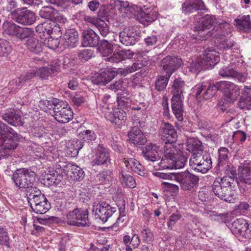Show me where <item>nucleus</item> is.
<instances>
[{"mask_svg":"<svg viewBox=\"0 0 251 251\" xmlns=\"http://www.w3.org/2000/svg\"><path fill=\"white\" fill-rule=\"evenodd\" d=\"M216 19L212 15L206 14L195 22L192 28L200 36L205 37L206 35L215 38H221L225 35V31L221 27L222 25L215 26L211 30L207 31L215 25Z\"/></svg>","mask_w":251,"mask_h":251,"instance_id":"1","label":"nucleus"},{"mask_svg":"<svg viewBox=\"0 0 251 251\" xmlns=\"http://www.w3.org/2000/svg\"><path fill=\"white\" fill-rule=\"evenodd\" d=\"M229 178L218 177L212 184V191L215 196L221 200L229 203H234L238 199L237 195L232 190L234 183Z\"/></svg>","mask_w":251,"mask_h":251,"instance_id":"2","label":"nucleus"},{"mask_svg":"<svg viewBox=\"0 0 251 251\" xmlns=\"http://www.w3.org/2000/svg\"><path fill=\"white\" fill-rule=\"evenodd\" d=\"M44 104L49 110L52 109V116L59 123H67L73 118V113L67 102L53 99L51 101L46 100Z\"/></svg>","mask_w":251,"mask_h":251,"instance_id":"3","label":"nucleus"},{"mask_svg":"<svg viewBox=\"0 0 251 251\" xmlns=\"http://www.w3.org/2000/svg\"><path fill=\"white\" fill-rule=\"evenodd\" d=\"M220 61L219 53L213 48H207L202 57L193 61L190 66V71L198 73L202 70L212 68Z\"/></svg>","mask_w":251,"mask_h":251,"instance_id":"4","label":"nucleus"},{"mask_svg":"<svg viewBox=\"0 0 251 251\" xmlns=\"http://www.w3.org/2000/svg\"><path fill=\"white\" fill-rule=\"evenodd\" d=\"M36 177V173L30 169L23 168L13 173L12 179L17 187L26 189L33 186Z\"/></svg>","mask_w":251,"mask_h":251,"instance_id":"5","label":"nucleus"},{"mask_svg":"<svg viewBox=\"0 0 251 251\" xmlns=\"http://www.w3.org/2000/svg\"><path fill=\"white\" fill-rule=\"evenodd\" d=\"M20 139V135L13 129L0 122V142L5 149L13 150L16 149Z\"/></svg>","mask_w":251,"mask_h":251,"instance_id":"6","label":"nucleus"},{"mask_svg":"<svg viewBox=\"0 0 251 251\" xmlns=\"http://www.w3.org/2000/svg\"><path fill=\"white\" fill-rule=\"evenodd\" d=\"M189 165L194 171L205 174L212 167L211 156L206 151L199 155H192L189 160Z\"/></svg>","mask_w":251,"mask_h":251,"instance_id":"7","label":"nucleus"},{"mask_svg":"<svg viewBox=\"0 0 251 251\" xmlns=\"http://www.w3.org/2000/svg\"><path fill=\"white\" fill-rule=\"evenodd\" d=\"M68 225L76 226H89L91 223L88 219V211L87 209H74L67 214Z\"/></svg>","mask_w":251,"mask_h":251,"instance_id":"8","label":"nucleus"},{"mask_svg":"<svg viewBox=\"0 0 251 251\" xmlns=\"http://www.w3.org/2000/svg\"><path fill=\"white\" fill-rule=\"evenodd\" d=\"M184 191H193L199 184L200 178L188 171L177 173L176 179Z\"/></svg>","mask_w":251,"mask_h":251,"instance_id":"9","label":"nucleus"},{"mask_svg":"<svg viewBox=\"0 0 251 251\" xmlns=\"http://www.w3.org/2000/svg\"><path fill=\"white\" fill-rule=\"evenodd\" d=\"M161 140L165 144L164 148H175V144L177 139L176 129L169 123H165L160 129Z\"/></svg>","mask_w":251,"mask_h":251,"instance_id":"10","label":"nucleus"},{"mask_svg":"<svg viewBox=\"0 0 251 251\" xmlns=\"http://www.w3.org/2000/svg\"><path fill=\"white\" fill-rule=\"evenodd\" d=\"M11 17L15 22L24 25H30L36 21L35 14L26 8H17L11 13Z\"/></svg>","mask_w":251,"mask_h":251,"instance_id":"11","label":"nucleus"},{"mask_svg":"<svg viewBox=\"0 0 251 251\" xmlns=\"http://www.w3.org/2000/svg\"><path fill=\"white\" fill-rule=\"evenodd\" d=\"M219 84L220 91L224 93L223 97L226 103H232L237 100L240 93L238 86L227 81H220Z\"/></svg>","mask_w":251,"mask_h":251,"instance_id":"12","label":"nucleus"},{"mask_svg":"<svg viewBox=\"0 0 251 251\" xmlns=\"http://www.w3.org/2000/svg\"><path fill=\"white\" fill-rule=\"evenodd\" d=\"M122 68H106L101 70L99 74L91 78L92 82L96 85L103 86L111 81L118 74L122 75Z\"/></svg>","mask_w":251,"mask_h":251,"instance_id":"13","label":"nucleus"},{"mask_svg":"<svg viewBox=\"0 0 251 251\" xmlns=\"http://www.w3.org/2000/svg\"><path fill=\"white\" fill-rule=\"evenodd\" d=\"M141 34L133 26L126 27L119 33L120 41L125 46H133L139 41Z\"/></svg>","mask_w":251,"mask_h":251,"instance_id":"14","label":"nucleus"},{"mask_svg":"<svg viewBox=\"0 0 251 251\" xmlns=\"http://www.w3.org/2000/svg\"><path fill=\"white\" fill-rule=\"evenodd\" d=\"M8 34L16 37L21 41L29 40L34 36V31L31 28L23 27L12 23H10L7 28Z\"/></svg>","mask_w":251,"mask_h":251,"instance_id":"15","label":"nucleus"},{"mask_svg":"<svg viewBox=\"0 0 251 251\" xmlns=\"http://www.w3.org/2000/svg\"><path fill=\"white\" fill-rule=\"evenodd\" d=\"M248 221L243 218L235 220L231 224L230 230L233 234L237 236H241L246 239L251 238V229Z\"/></svg>","mask_w":251,"mask_h":251,"instance_id":"16","label":"nucleus"},{"mask_svg":"<svg viewBox=\"0 0 251 251\" xmlns=\"http://www.w3.org/2000/svg\"><path fill=\"white\" fill-rule=\"evenodd\" d=\"M182 64V60L180 58L171 55L163 58L160 62V66L165 71L166 74L171 76Z\"/></svg>","mask_w":251,"mask_h":251,"instance_id":"17","label":"nucleus"},{"mask_svg":"<svg viewBox=\"0 0 251 251\" xmlns=\"http://www.w3.org/2000/svg\"><path fill=\"white\" fill-rule=\"evenodd\" d=\"M91 164L93 166L95 165H104L108 167L111 165L109 150L104 148L102 145H99L96 150L95 155L93 157Z\"/></svg>","mask_w":251,"mask_h":251,"instance_id":"18","label":"nucleus"},{"mask_svg":"<svg viewBox=\"0 0 251 251\" xmlns=\"http://www.w3.org/2000/svg\"><path fill=\"white\" fill-rule=\"evenodd\" d=\"M117 207L111 206L106 201H103L97 206L95 216L105 223L117 211Z\"/></svg>","mask_w":251,"mask_h":251,"instance_id":"19","label":"nucleus"},{"mask_svg":"<svg viewBox=\"0 0 251 251\" xmlns=\"http://www.w3.org/2000/svg\"><path fill=\"white\" fill-rule=\"evenodd\" d=\"M99 35L92 29L85 30L82 32V45L83 47H97L100 43Z\"/></svg>","mask_w":251,"mask_h":251,"instance_id":"20","label":"nucleus"},{"mask_svg":"<svg viewBox=\"0 0 251 251\" xmlns=\"http://www.w3.org/2000/svg\"><path fill=\"white\" fill-rule=\"evenodd\" d=\"M106 118L117 128H121L126 119V112L122 108H117L106 115Z\"/></svg>","mask_w":251,"mask_h":251,"instance_id":"21","label":"nucleus"},{"mask_svg":"<svg viewBox=\"0 0 251 251\" xmlns=\"http://www.w3.org/2000/svg\"><path fill=\"white\" fill-rule=\"evenodd\" d=\"M176 148H164V156L159 163L160 167L164 169H173L175 164V152Z\"/></svg>","mask_w":251,"mask_h":251,"instance_id":"22","label":"nucleus"},{"mask_svg":"<svg viewBox=\"0 0 251 251\" xmlns=\"http://www.w3.org/2000/svg\"><path fill=\"white\" fill-rule=\"evenodd\" d=\"M171 107L176 119L179 122H182L184 107L182 97L173 96L171 99Z\"/></svg>","mask_w":251,"mask_h":251,"instance_id":"23","label":"nucleus"},{"mask_svg":"<svg viewBox=\"0 0 251 251\" xmlns=\"http://www.w3.org/2000/svg\"><path fill=\"white\" fill-rule=\"evenodd\" d=\"M66 176H70L74 181H81L85 176L84 172L78 166L71 163L66 164Z\"/></svg>","mask_w":251,"mask_h":251,"instance_id":"24","label":"nucleus"},{"mask_svg":"<svg viewBox=\"0 0 251 251\" xmlns=\"http://www.w3.org/2000/svg\"><path fill=\"white\" fill-rule=\"evenodd\" d=\"M37 202L34 204L30 205L32 211L39 214H43L47 212L50 208V202L45 196L42 197L40 199H37Z\"/></svg>","mask_w":251,"mask_h":251,"instance_id":"25","label":"nucleus"},{"mask_svg":"<svg viewBox=\"0 0 251 251\" xmlns=\"http://www.w3.org/2000/svg\"><path fill=\"white\" fill-rule=\"evenodd\" d=\"M159 150V147L156 144H150L143 148L142 153L147 160L154 162L160 159L157 151Z\"/></svg>","mask_w":251,"mask_h":251,"instance_id":"26","label":"nucleus"},{"mask_svg":"<svg viewBox=\"0 0 251 251\" xmlns=\"http://www.w3.org/2000/svg\"><path fill=\"white\" fill-rule=\"evenodd\" d=\"M186 144L187 150L192 152L193 155H199L204 152L202 143L197 138H188Z\"/></svg>","mask_w":251,"mask_h":251,"instance_id":"27","label":"nucleus"},{"mask_svg":"<svg viewBox=\"0 0 251 251\" xmlns=\"http://www.w3.org/2000/svg\"><path fill=\"white\" fill-rule=\"evenodd\" d=\"M239 107L243 109H251V86L244 87L239 101Z\"/></svg>","mask_w":251,"mask_h":251,"instance_id":"28","label":"nucleus"},{"mask_svg":"<svg viewBox=\"0 0 251 251\" xmlns=\"http://www.w3.org/2000/svg\"><path fill=\"white\" fill-rule=\"evenodd\" d=\"M3 119L14 126H22L24 122L21 120V116L20 112L12 110L8 111L2 116Z\"/></svg>","mask_w":251,"mask_h":251,"instance_id":"29","label":"nucleus"},{"mask_svg":"<svg viewBox=\"0 0 251 251\" xmlns=\"http://www.w3.org/2000/svg\"><path fill=\"white\" fill-rule=\"evenodd\" d=\"M218 169L225 175L222 178L224 179L228 178L229 179H231L230 182H232L234 184L235 181L237 180L238 174L235 167L233 164L229 163Z\"/></svg>","mask_w":251,"mask_h":251,"instance_id":"30","label":"nucleus"},{"mask_svg":"<svg viewBox=\"0 0 251 251\" xmlns=\"http://www.w3.org/2000/svg\"><path fill=\"white\" fill-rule=\"evenodd\" d=\"M158 13L156 10L151 9H140L139 16L140 21L145 25H148L151 23L155 21L157 18Z\"/></svg>","mask_w":251,"mask_h":251,"instance_id":"31","label":"nucleus"},{"mask_svg":"<svg viewBox=\"0 0 251 251\" xmlns=\"http://www.w3.org/2000/svg\"><path fill=\"white\" fill-rule=\"evenodd\" d=\"M123 162L126 167H130L131 169L140 176H143L146 173L143 165L137 160L134 158H124Z\"/></svg>","mask_w":251,"mask_h":251,"instance_id":"32","label":"nucleus"},{"mask_svg":"<svg viewBox=\"0 0 251 251\" xmlns=\"http://www.w3.org/2000/svg\"><path fill=\"white\" fill-rule=\"evenodd\" d=\"M63 39L65 40V46L71 48L75 47L77 45L78 40V33L74 29L65 30Z\"/></svg>","mask_w":251,"mask_h":251,"instance_id":"33","label":"nucleus"},{"mask_svg":"<svg viewBox=\"0 0 251 251\" xmlns=\"http://www.w3.org/2000/svg\"><path fill=\"white\" fill-rule=\"evenodd\" d=\"M25 195L29 205L34 204V203L37 202L38 200L42 197L45 196L41 191L37 187L32 186L25 189Z\"/></svg>","mask_w":251,"mask_h":251,"instance_id":"34","label":"nucleus"},{"mask_svg":"<svg viewBox=\"0 0 251 251\" xmlns=\"http://www.w3.org/2000/svg\"><path fill=\"white\" fill-rule=\"evenodd\" d=\"M239 178L241 182L251 184V163L244 165L238 169Z\"/></svg>","mask_w":251,"mask_h":251,"instance_id":"35","label":"nucleus"},{"mask_svg":"<svg viewBox=\"0 0 251 251\" xmlns=\"http://www.w3.org/2000/svg\"><path fill=\"white\" fill-rule=\"evenodd\" d=\"M54 25V23L50 21H46L40 24L36 27V31L40 34V36H50L52 34V27Z\"/></svg>","mask_w":251,"mask_h":251,"instance_id":"36","label":"nucleus"},{"mask_svg":"<svg viewBox=\"0 0 251 251\" xmlns=\"http://www.w3.org/2000/svg\"><path fill=\"white\" fill-rule=\"evenodd\" d=\"M26 44L28 49L35 54H39L42 51L43 43L35 38L34 36L27 40Z\"/></svg>","mask_w":251,"mask_h":251,"instance_id":"37","label":"nucleus"},{"mask_svg":"<svg viewBox=\"0 0 251 251\" xmlns=\"http://www.w3.org/2000/svg\"><path fill=\"white\" fill-rule=\"evenodd\" d=\"M183 11L185 13H192L199 10H203L204 9V3L200 5L199 2H193L191 0H185V2L182 5Z\"/></svg>","mask_w":251,"mask_h":251,"instance_id":"38","label":"nucleus"},{"mask_svg":"<svg viewBox=\"0 0 251 251\" xmlns=\"http://www.w3.org/2000/svg\"><path fill=\"white\" fill-rule=\"evenodd\" d=\"M119 179L124 187L133 188L136 187V182L134 178L128 174H126L123 171L119 173Z\"/></svg>","mask_w":251,"mask_h":251,"instance_id":"39","label":"nucleus"},{"mask_svg":"<svg viewBox=\"0 0 251 251\" xmlns=\"http://www.w3.org/2000/svg\"><path fill=\"white\" fill-rule=\"evenodd\" d=\"M220 81L215 83H209L208 86L205 85L204 92V100H208L215 95L218 90H220Z\"/></svg>","mask_w":251,"mask_h":251,"instance_id":"40","label":"nucleus"},{"mask_svg":"<svg viewBox=\"0 0 251 251\" xmlns=\"http://www.w3.org/2000/svg\"><path fill=\"white\" fill-rule=\"evenodd\" d=\"M185 86V81L181 78H176L173 82L172 88L174 95L173 96L182 97Z\"/></svg>","mask_w":251,"mask_h":251,"instance_id":"41","label":"nucleus"},{"mask_svg":"<svg viewBox=\"0 0 251 251\" xmlns=\"http://www.w3.org/2000/svg\"><path fill=\"white\" fill-rule=\"evenodd\" d=\"M218 162L216 168L219 169L228 163V150L225 147H221L219 150Z\"/></svg>","mask_w":251,"mask_h":251,"instance_id":"42","label":"nucleus"},{"mask_svg":"<svg viewBox=\"0 0 251 251\" xmlns=\"http://www.w3.org/2000/svg\"><path fill=\"white\" fill-rule=\"evenodd\" d=\"M38 70L35 69H32L27 71L25 74L21 75L18 78V81H16L17 86L20 85L37 76Z\"/></svg>","mask_w":251,"mask_h":251,"instance_id":"43","label":"nucleus"},{"mask_svg":"<svg viewBox=\"0 0 251 251\" xmlns=\"http://www.w3.org/2000/svg\"><path fill=\"white\" fill-rule=\"evenodd\" d=\"M79 139L83 142V144L85 143H89L94 141L97 139V135L93 130L87 129L81 131L79 133Z\"/></svg>","mask_w":251,"mask_h":251,"instance_id":"44","label":"nucleus"},{"mask_svg":"<svg viewBox=\"0 0 251 251\" xmlns=\"http://www.w3.org/2000/svg\"><path fill=\"white\" fill-rule=\"evenodd\" d=\"M98 50L103 56H108L113 51V46L106 40H102L100 42Z\"/></svg>","mask_w":251,"mask_h":251,"instance_id":"45","label":"nucleus"},{"mask_svg":"<svg viewBox=\"0 0 251 251\" xmlns=\"http://www.w3.org/2000/svg\"><path fill=\"white\" fill-rule=\"evenodd\" d=\"M57 10L51 6L43 7L39 12V15L42 18L52 21Z\"/></svg>","mask_w":251,"mask_h":251,"instance_id":"46","label":"nucleus"},{"mask_svg":"<svg viewBox=\"0 0 251 251\" xmlns=\"http://www.w3.org/2000/svg\"><path fill=\"white\" fill-rule=\"evenodd\" d=\"M171 75L165 74L157 76L155 81V89L159 91L166 88Z\"/></svg>","mask_w":251,"mask_h":251,"instance_id":"47","label":"nucleus"},{"mask_svg":"<svg viewBox=\"0 0 251 251\" xmlns=\"http://www.w3.org/2000/svg\"><path fill=\"white\" fill-rule=\"evenodd\" d=\"M235 22L240 30L248 31L251 29V22L249 15L244 16L241 19L235 20Z\"/></svg>","mask_w":251,"mask_h":251,"instance_id":"48","label":"nucleus"},{"mask_svg":"<svg viewBox=\"0 0 251 251\" xmlns=\"http://www.w3.org/2000/svg\"><path fill=\"white\" fill-rule=\"evenodd\" d=\"M112 172L110 169H104L100 172L95 179L99 183H106L111 180Z\"/></svg>","mask_w":251,"mask_h":251,"instance_id":"49","label":"nucleus"},{"mask_svg":"<svg viewBox=\"0 0 251 251\" xmlns=\"http://www.w3.org/2000/svg\"><path fill=\"white\" fill-rule=\"evenodd\" d=\"M84 146L83 142L80 139H77L72 141L70 145H69L68 149L71 153L72 156H76L78 155L79 151Z\"/></svg>","mask_w":251,"mask_h":251,"instance_id":"50","label":"nucleus"},{"mask_svg":"<svg viewBox=\"0 0 251 251\" xmlns=\"http://www.w3.org/2000/svg\"><path fill=\"white\" fill-rule=\"evenodd\" d=\"M66 165H61L60 164H56L53 168L51 172H53V175H56L57 181H61L63 179V176L64 175H66L67 171L65 170Z\"/></svg>","mask_w":251,"mask_h":251,"instance_id":"51","label":"nucleus"},{"mask_svg":"<svg viewBox=\"0 0 251 251\" xmlns=\"http://www.w3.org/2000/svg\"><path fill=\"white\" fill-rule=\"evenodd\" d=\"M11 51L10 43L5 39H0V57H7Z\"/></svg>","mask_w":251,"mask_h":251,"instance_id":"52","label":"nucleus"},{"mask_svg":"<svg viewBox=\"0 0 251 251\" xmlns=\"http://www.w3.org/2000/svg\"><path fill=\"white\" fill-rule=\"evenodd\" d=\"M98 17L102 21H108L109 18L112 17L111 12L108 6L101 5L97 13Z\"/></svg>","mask_w":251,"mask_h":251,"instance_id":"53","label":"nucleus"},{"mask_svg":"<svg viewBox=\"0 0 251 251\" xmlns=\"http://www.w3.org/2000/svg\"><path fill=\"white\" fill-rule=\"evenodd\" d=\"M205 85L203 83H199L193 88V92L195 93L196 100L201 101L204 100V92L205 91Z\"/></svg>","mask_w":251,"mask_h":251,"instance_id":"54","label":"nucleus"},{"mask_svg":"<svg viewBox=\"0 0 251 251\" xmlns=\"http://www.w3.org/2000/svg\"><path fill=\"white\" fill-rule=\"evenodd\" d=\"M144 65V64L143 63L138 61L133 63L131 66H128L124 69H122V75L125 76L129 73H133L142 68Z\"/></svg>","mask_w":251,"mask_h":251,"instance_id":"55","label":"nucleus"},{"mask_svg":"<svg viewBox=\"0 0 251 251\" xmlns=\"http://www.w3.org/2000/svg\"><path fill=\"white\" fill-rule=\"evenodd\" d=\"M130 142L133 144L135 146L139 147L142 145H145L147 141V138L144 134H140V135H134V136L131 137L130 138Z\"/></svg>","mask_w":251,"mask_h":251,"instance_id":"56","label":"nucleus"},{"mask_svg":"<svg viewBox=\"0 0 251 251\" xmlns=\"http://www.w3.org/2000/svg\"><path fill=\"white\" fill-rule=\"evenodd\" d=\"M212 213L215 220L219 222L226 224L228 223L230 221V216L227 212L224 213H218L216 211H212Z\"/></svg>","mask_w":251,"mask_h":251,"instance_id":"57","label":"nucleus"},{"mask_svg":"<svg viewBox=\"0 0 251 251\" xmlns=\"http://www.w3.org/2000/svg\"><path fill=\"white\" fill-rule=\"evenodd\" d=\"M9 240L7 229L0 227V245L4 246L7 248H9Z\"/></svg>","mask_w":251,"mask_h":251,"instance_id":"58","label":"nucleus"},{"mask_svg":"<svg viewBox=\"0 0 251 251\" xmlns=\"http://www.w3.org/2000/svg\"><path fill=\"white\" fill-rule=\"evenodd\" d=\"M60 44L59 37L53 38L50 36L44 40V44L49 48L52 50L56 49L59 46Z\"/></svg>","mask_w":251,"mask_h":251,"instance_id":"59","label":"nucleus"},{"mask_svg":"<svg viewBox=\"0 0 251 251\" xmlns=\"http://www.w3.org/2000/svg\"><path fill=\"white\" fill-rule=\"evenodd\" d=\"M51 21L55 24V25H57L62 27H65V24L68 23L67 19L61 14L58 10Z\"/></svg>","mask_w":251,"mask_h":251,"instance_id":"60","label":"nucleus"},{"mask_svg":"<svg viewBox=\"0 0 251 251\" xmlns=\"http://www.w3.org/2000/svg\"><path fill=\"white\" fill-rule=\"evenodd\" d=\"M75 204L76 200L70 196L65 199L63 208L68 212L72 211L74 209H77Z\"/></svg>","mask_w":251,"mask_h":251,"instance_id":"61","label":"nucleus"},{"mask_svg":"<svg viewBox=\"0 0 251 251\" xmlns=\"http://www.w3.org/2000/svg\"><path fill=\"white\" fill-rule=\"evenodd\" d=\"M235 45L236 42L234 40L228 39L221 41L218 46L221 50H231Z\"/></svg>","mask_w":251,"mask_h":251,"instance_id":"62","label":"nucleus"},{"mask_svg":"<svg viewBox=\"0 0 251 251\" xmlns=\"http://www.w3.org/2000/svg\"><path fill=\"white\" fill-rule=\"evenodd\" d=\"M250 207V204L246 201H241L234 207V211L236 213L244 214L247 213Z\"/></svg>","mask_w":251,"mask_h":251,"instance_id":"63","label":"nucleus"},{"mask_svg":"<svg viewBox=\"0 0 251 251\" xmlns=\"http://www.w3.org/2000/svg\"><path fill=\"white\" fill-rule=\"evenodd\" d=\"M159 41V37L155 34L148 35L144 39V42L148 47L154 48Z\"/></svg>","mask_w":251,"mask_h":251,"instance_id":"64","label":"nucleus"}]
</instances>
